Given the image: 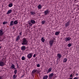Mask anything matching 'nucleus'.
Masks as SVG:
<instances>
[{
  "label": "nucleus",
  "instance_id": "f257e3e1",
  "mask_svg": "<svg viewBox=\"0 0 79 79\" xmlns=\"http://www.w3.org/2000/svg\"><path fill=\"white\" fill-rule=\"evenodd\" d=\"M22 45H27L28 44V41L26 39V38H24L22 40Z\"/></svg>",
  "mask_w": 79,
  "mask_h": 79
},
{
  "label": "nucleus",
  "instance_id": "f03ea898",
  "mask_svg": "<svg viewBox=\"0 0 79 79\" xmlns=\"http://www.w3.org/2000/svg\"><path fill=\"white\" fill-rule=\"evenodd\" d=\"M6 61H5V62H4V61H0V66H5V65H6Z\"/></svg>",
  "mask_w": 79,
  "mask_h": 79
},
{
  "label": "nucleus",
  "instance_id": "7ed1b4c3",
  "mask_svg": "<svg viewBox=\"0 0 79 79\" xmlns=\"http://www.w3.org/2000/svg\"><path fill=\"white\" fill-rule=\"evenodd\" d=\"M70 23H71V21L69 20V21L65 24V27H68L69 25H70Z\"/></svg>",
  "mask_w": 79,
  "mask_h": 79
},
{
  "label": "nucleus",
  "instance_id": "20e7f679",
  "mask_svg": "<svg viewBox=\"0 0 79 79\" xmlns=\"http://www.w3.org/2000/svg\"><path fill=\"white\" fill-rule=\"evenodd\" d=\"M54 43V40H52L50 41L49 44H50V47H52L53 45V44Z\"/></svg>",
  "mask_w": 79,
  "mask_h": 79
},
{
  "label": "nucleus",
  "instance_id": "39448f33",
  "mask_svg": "<svg viewBox=\"0 0 79 79\" xmlns=\"http://www.w3.org/2000/svg\"><path fill=\"white\" fill-rule=\"evenodd\" d=\"M53 75H54V74H53V73L50 74L49 75L48 79H52V77L53 76Z\"/></svg>",
  "mask_w": 79,
  "mask_h": 79
},
{
  "label": "nucleus",
  "instance_id": "423d86ee",
  "mask_svg": "<svg viewBox=\"0 0 79 79\" xmlns=\"http://www.w3.org/2000/svg\"><path fill=\"white\" fill-rule=\"evenodd\" d=\"M3 30L2 29L0 30V36H2L4 34V32H3Z\"/></svg>",
  "mask_w": 79,
  "mask_h": 79
},
{
  "label": "nucleus",
  "instance_id": "0eeeda50",
  "mask_svg": "<svg viewBox=\"0 0 79 79\" xmlns=\"http://www.w3.org/2000/svg\"><path fill=\"white\" fill-rule=\"evenodd\" d=\"M32 53H30L27 56V57L29 59H30L31 58H32Z\"/></svg>",
  "mask_w": 79,
  "mask_h": 79
},
{
  "label": "nucleus",
  "instance_id": "6e6552de",
  "mask_svg": "<svg viewBox=\"0 0 79 79\" xmlns=\"http://www.w3.org/2000/svg\"><path fill=\"white\" fill-rule=\"evenodd\" d=\"M13 25H15V24H14V21H10L9 26L10 27L11 26H13Z\"/></svg>",
  "mask_w": 79,
  "mask_h": 79
},
{
  "label": "nucleus",
  "instance_id": "1a4fd4ad",
  "mask_svg": "<svg viewBox=\"0 0 79 79\" xmlns=\"http://www.w3.org/2000/svg\"><path fill=\"white\" fill-rule=\"evenodd\" d=\"M37 70L36 69H34L32 72L31 73L32 74L33 76H34V74L35 73H37Z\"/></svg>",
  "mask_w": 79,
  "mask_h": 79
},
{
  "label": "nucleus",
  "instance_id": "9d476101",
  "mask_svg": "<svg viewBox=\"0 0 79 79\" xmlns=\"http://www.w3.org/2000/svg\"><path fill=\"white\" fill-rule=\"evenodd\" d=\"M52 68L51 67L50 68H49L47 72V73H50L51 71H52Z\"/></svg>",
  "mask_w": 79,
  "mask_h": 79
},
{
  "label": "nucleus",
  "instance_id": "9b49d317",
  "mask_svg": "<svg viewBox=\"0 0 79 79\" xmlns=\"http://www.w3.org/2000/svg\"><path fill=\"white\" fill-rule=\"evenodd\" d=\"M57 56L59 58H58L59 60H60V58H61V56H62V55H61V54H60V53L58 54L57 55Z\"/></svg>",
  "mask_w": 79,
  "mask_h": 79
},
{
  "label": "nucleus",
  "instance_id": "f8f14e48",
  "mask_svg": "<svg viewBox=\"0 0 79 79\" xmlns=\"http://www.w3.org/2000/svg\"><path fill=\"white\" fill-rule=\"evenodd\" d=\"M71 39V38H70L69 37H68L66 38H65V41H66V42H67V41H69V40Z\"/></svg>",
  "mask_w": 79,
  "mask_h": 79
},
{
  "label": "nucleus",
  "instance_id": "ddd939ff",
  "mask_svg": "<svg viewBox=\"0 0 79 79\" xmlns=\"http://www.w3.org/2000/svg\"><path fill=\"white\" fill-rule=\"evenodd\" d=\"M25 49H26V47L25 46H23L21 48V50L23 51H25Z\"/></svg>",
  "mask_w": 79,
  "mask_h": 79
},
{
  "label": "nucleus",
  "instance_id": "4468645a",
  "mask_svg": "<svg viewBox=\"0 0 79 79\" xmlns=\"http://www.w3.org/2000/svg\"><path fill=\"white\" fill-rule=\"evenodd\" d=\"M48 10H47L44 11L45 15H47L48 14H49Z\"/></svg>",
  "mask_w": 79,
  "mask_h": 79
},
{
  "label": "nucleus",
  "instance_id": "2eb2a0df",
  "mask_svg": "<svg viewBox=\"0 0 79 79\" xmlns=\"http://www.w3.org/2000/svg\"><path fill=\"white\" fill-rule=\"evenodd\" d=\"M12 12V10L11 9L9 10H8V11L7 12V15H8Z\"/></svg>",
  "mask_w": 79,
  "mask_h": 79
},
{
  "label": "nucleus",
  "instance_id": "dca6fc26",
  "mask_svg": "<svg viewBox=\"0 0 79 79\" xmlns=\"http://www.w3.org/2000/svg\"><path fill=\"white\" fill-rule=\"evenodd\" d=\"M16 39L15 40V41H18L19 40H20V36H17V37Z\"/></svg>",
  "mask_w": 79,
  "mask_h": 79
},
{
  "label": "nucleus",
  "instance_id": "f3484780",
  "mask_svg": "<svg viewBox=\"0 0 79 79\" xmlns=\"http://www.w3.org/2000/svg\"><path fill=\"white\" fill-rule=\"evenodd\" d=\"M30 13L31 15H35V12L33 11H30Z\"/></svg>",
  "mask_w": 79,
  "mask_h": 79
},
{
  "label": "nucleus",
  "instance_id": "a211bd4d",
  "mask_svg": "<svg viewBox=\"0 0 79 79\" xmlns=\"http://www.w3.org/2000/svg\"><path fill=\"white\" fill-rule=\"evenodd\" d=\"M31 23H32V24H35V21H34V20H31L30 21Z\"/></svg>",
  "mask_w": 79,
  "mask_h": 79
},
{
  "label": "nucleus",
  "instance_id": "6ab92c4d",
  "mask_svg": "<svg viewBox=\"0 0 79 79\" xmlns=\"http://www.w3.org/2000/svg\"><path fill=\"white\" fill-rule=\"evenodd\" d=\"M18 20H16L14 22V24H17L18 23Z\"/></svg>",
  "mask_w": 79,
  "mask_h": 79
},
{
  "label": "nucleus",
  "instance_id": "aec40b11",
  "mask_svg": "<svg viewBox=\"0 0 79 79\" xmlns=\"http://www.w3.org/2000/svg\"><path fill=\"white\" fill-rule=\"evenodd\" d=\"M48 75H45L43 77V79H47L48 78Z\"/></svg>",
  "mask_w": 79,
  "mask_h": 79
},
{
  "label": "nucleus",
  "instance_id": "412c9836",
  "mask_svg": "<svg viewBox=\"0 0 79 79\" xmlns=\"http://www.w3.org/2000/svg\"><path fill=\"white\" fill-rule=\"evenodd\" d=\"M15 65H14V64H12L11 65V68H12V69H14V68H15Z\"/></svg>",
  "mask_w": 79,
  "mask_h": 79
},
{
  "label": "nucleus",
  "instance_id": "4be33fe9",
  "mask_svg": "<svg viewBox=\"0 0 79 79\" xmlns=\"http://www.w3.org/2000/svg\"><path fill=\"white\" fill-rule=\"evenodd\" d=\"M37 7L38 9H40V8H42V6H41V5H38Z\"/></svg>",
  "mask_w": 79,
  "mask_h": 79
},
{
  "label": "nucleus",
  "instance_id": "5701e85b",
  "mask_svg": "<svg viewBox=\"0 0 79 79\" xmlns=\"http://www.w3.org/2000/svg\"><path fill=\"white\" fill-rule=\"evenodd\" d=\"M66 61H67V58H65L63 60V62L64 63H66Z\"/></svg>",
  "mask_w": 79,
  "mask_h": 79
},
{
  "label": "nucleus",
  "instance_id": "b1692460",
  "mask_svg": "<svg viewBox=\"0 0 79 79\" xmlns=\"http://www.w3.org/2000/svg\"><path fill=\"white\" fill-rule=\"evenodd\" d=\"M9 7H11L13 6V4L12 3H10L9 4Z\"/></svg>",
  "mask_w": 79,
  "mask_h": 79
},
{
  "label": "nucleus",
  "instance_id": "393cba45",
  "mask_svg": "<svg viewBox=\"0 0 79 79\" xmlns=\"http://www.w3.org/2000/svg\"><path fill=\"white\" fill-rule=\"evenodd\" d=\"M17 77V76L16 75H14L13 76V79H15V78H16V77Z\"/></svg>",
  "mask_w": 79,
  "mask_h": 79
},
{
  "label": "nucleus",
  "instance_id": "a878e982",
  "mask_svg": "<svg viewBox=\"0 0 79 79\" xmlns=\"http://www.w3.org/2000/svg\"><path fill=\"white\" fill-rule=\"evenodd\" d=\"M45 20H43L42 22H41V24H45Z\"/></svg>",
  "mask_w": 79,
  "mask_h": 79
},
{
  "label": "nucleus",
  "instance_id": "bb28decb",
  "mask_svg": "<svg viewBox=\"0 0 79 79\" xmlns=\"http://www.w3.org/2000/svg\"><path fill=\"white\" fill-rule=\"evenodd\" d=\"M44 37H42L41 38V41L43 42H45V39H44Z\"/></svg>",
  "mask_w": 79,
  "mask_h": 79
},
{
  "label": "nucleus",
  "instance_id": "cd10ccee",
  "mask_svg": "<svg viewBox=\"0 0 79 79\" xmlns=\"http://www.w3.org/2000/svg\"><path fill=\"white\" fill-rule=\"evenodd\" d=\"M55 35H59V32L58 31L56 32L55 33Z\"/></svg>",
  "mask_w": 79,
  "mask_h": 79
},
{
  "label": "nucleus",
  "instance_id": "c85d7f7f",
  "mask_svg": "<svg viewBox=\"0 0 79 79\" xmlns=\"http://www.w3.org/2000/svg\"><path fill=\"white\" fill-rule=\"evenodd\" d=\"M22 60H26V58H25V57L24 56H23L22 57Z\"/></svg>",
  "mask_w": 79,
  "mask_h": 79
},
{
  "label": "nucleus",
  "instance_id": "c756f323",
  "mask_svg": "<svg viewBox=\"0 0 79 79\" xmlns=\"http://www.w3.org/2000/svg\"><path fill=\"white\" fill-rule=\"evenodd\" d=\"M71 45H72V44L71 43H69L68 45V47H70Z\"/></svg>",
  "mask_w": 79,
  "mask_h": 79
},
{
  "label": "nucleus",
  "instance_id": "7c9ffc66",
  "mask_svg": "<svg viewBox=\"0 0 79 79\" xmlns=\"http://www.w3.org/2000/svg\"><path fill=\"white\" fill-rule=\"evenodd\" d=\"M7 23H8V22L4 21V22H3V24L5 25V24H6Z\"/></svg>",
  "mask_w": 79,
  "mask_h": 79
},
{
  "label": "nucleus",
  "instance_id": "2f4dec72",
  "mask_svg": "<svg viewBox=\"0 0 79 79\" xmlns=\"http://www.w3.org/2000/svg\"><path fill=\"white\" fill-rule=\"evenodd\" d=\"M14 73L15 74H16V73H17V70H15L14 71Z\"/></svg>",
  "mask_w": 79,
  "mask_h": 79
},
{
  "label": "nucleus",
  "instance_id": "473e14b6",
  "mask_svg": "<svg viewBox=\"0 0 79 79\" xmlns=\"http://www.w3.org/2000/svg\"><path fill=\"white\" fill-rule=\"evenodd\" d=\"M36 66H37V67H40V64H38Z\"/></svg>",
  "mask_w": 79,
  "mask_h": 79
},
{
  "label": "nucleus",
  "instance_id": "72a5a7b5",
  "mask_svg": "<svg viewBox=\"0 0 79 79\" xmlns=\"http://www.w3.org/2000/svg\"><path fill=\"white\" fill-rule=\"evenodd\" d=\"M33 24V23H30L29 25V26H32V25Z\"/></svg>",
  "mask_w": 79,
  "mask_h": 79
},
{
  "label": "nucleus",
  "instance_id": "f704fd0d",
  "mask_svg": "<svg viewBox=\"0 0 79 79\" xmlns=\"http://www.w3.org/2000/svg\"><path fill=\"white\" fill-rule=\"evenodd\" d=\"M35 54L33 55V57H34V58H35Z\"/></svg>",
  "mask_w": 79,
  "mask_h": 79
},
{
  "label": "nucleus",
  "instance_id": "c9c22d12",
  "mask_svg": "<svg viewBox=\"0 0 79 79\" xmlns=\"http://www.w3.org/2000/svg\"><path fill=\"white\" fill-rule=\"evenodd\" d=\"M73 77V75L71 74V75H70V77Z\"/></svg>",
  "mask_w": 79,
  "mask_h": 79
},
{
  "label": "nucleus",
  "instance_id": "e433bc0d",
  "mask_svg": "<svg viewBox=\"0 0 79 79\" xmlns=\"http://www.w3.org/2000/svg\"><path fill=\"white\" fill-rule=\"evenodd\" d=\"M22 32H20V33H19V34L20 35H21V34H22Z\"/></svg>",
  "mask_w": 79,
  "mask_h": 79
},
{
  "label": "nucleus",
  "instance_id": "4c0bfd02",
  "mask_svg": "<svg viewBox=\"0 0 79 79\" xmlns=\"http://www.w3.org/2000/svg\"><path fill=\"white\" fill-rule=\"evenodd\" d=\"M24 75H23L22 76H21V78H22V77H24Z\"/></svg>",
  "mask_w": 79,
  "mask_h": 79
},
{
  "label": "nucleus",
  "instance_id": "58836bf2",
  "mask_svg": "<svg viewBox=\"0 0 79 79\" xmlns=\"http://www.w3.org/2000/svg\"><path fill=\"white\" fill-rule=\"evenodd\" d=\"M37 73H39V71H37L36 72Z\"/></svg>",
  "mask_w": 79,
  "mask_h": 79
},
{
  "label": "nucleus",
  "instance_id": "ea45409f",
  "mask_svg": "<svg viewBox=\"0 0 79 79\" xmlns=\"http://www.w3.org/2000/svg\"><path fill=\"white\" fill-rule=\"evenodd\" d=\"M0 79H2V77H1V76H0Z\"/></svg>",
  "mask_w": 79,
  "mask_h": 79
},
{
  "label": "nucleus",
  "instance_id": "a19ab883",
  "mask_svg": "<svg viewBox=\"0 0 79 79\" xmlns=\"http://www.w3.org/2000/svg\"><path fill=\"white\" fill-rule=\"evenodd\" d=\"M31 22H29V23H28V24H29V25L30 24H31Z\"/></svg>",
  "mask_w": 79,
  "mask_h": 79
},
{
  "label": "nucleus",
  "instance_id": "79ce46f5",
  "mask_svg": "<svg viewBox=\"0 0 79 79\" xmlns=\"http://www.w3.org/2000/svg\"><path fill=\"white\" fill-rule=\"evenodd\" d=\"M17 68H18V64H17Z\"/></svg>",
  "mask_w": 79,
  "mask_h": 79
},
{
  "label": "nucleus",
  "instance_id": "37998d69",
  "mask_svg": "<svg viewBox=\"0 0 79 79\" xmlns=\"http://www.w3.org/2000/svg\"><path fill=\"white\" fill-rule=\"evenodd\" d=\"M2 48V47L1 46H0V49H1Z\"/></svg>",
  "mask_w": 79,
  "mask_h": 79
},
{
  "label": "nucleus",
  "instance_id": "c03bdc74",
  "mask_svg": "<svg viewBox=\"0 0 79 79\" xmlns=\"http://www.w3.org/2000/svg\"><path fill=\"white\" fill-rule=\"evenodd\" d=\"M77 0H75V1H74V2H76V1H77Z\"/></svg>",
  "mask_w": 79,
  "mask_h": 79
},
{
  "label": "nucleus",
  "instance_id": "a18cd8bd",
  "mask_svg": "<svg viewBox=\"0 0 79 79\" xmlns=\"http://www.w3.org/2000/svg\"><path fill=\"white\" fill-rule=\"evenodd\" d=\"M3 60H4V61H5V59H4V60H3Z\"/></svg>",
  "mask_w": 79,
  "mask_h": 79
},
{
  "label": "nucleus",
  "instance_id": "49530a36",
  "mask_svg": "<svg viewBox=\"0 0 79 79\" xmlns=\"http://www.w3.org/2000/svg\"><path fill=\"white\" fill-rule=\"evenodd\" d=\"M77 76H78V74H77L76 75Z\"/></svg>",
  "mask_w": 79,
  "mask_h": 79
},
{
  "label": "nucleus",
  "instance_id": "de8ad7c7",
  "mask_svg": "<svg viewBox=\"0 0 79 79\" xmlns=\"http://www.w3.org/2000/svg\"><path fill=\"white\" fill-rule=\"evenodd\" d=\"M14 69H16L15 67H14Z\"/></svg>",
  "mask_w": 79,
  "mask_h": 79
},
{
  "label": "nucleus",
  "instance_id": "09e8293b",
  "mask_svg": "<svg viewBox=\"0 0 79 79\" xmlns=\"http://www.w3.org/2000/svg\"><path fill=\"white\" fill-rule=\"evenodd\" d=\"M1 42H2V40H0Z\"/></svg>",
  "mask_w": 79,
  "mask_h": 79
}]
</instances>
